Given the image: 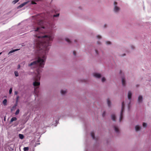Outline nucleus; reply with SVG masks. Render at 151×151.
<instances>
[{
    "label": "nucleus",
    "mask_w": 151,
    "mask_h": 151,
    "mask_svg": "<svg viewBox=\"0 0 151 151\" xmlns=\"http://www.w3.org/2000/svg\"><path fill=\"white\" fill-rule=\"evenodd\" d=\"M44 29V27H33V30L31 31L35 33V38L32 47L37 48L41 53L40 56L36 60L28 64V66L32 68H38L37 69V73L33 78L34 82L33 84L34 88V93L36 96H38L39 86L40 85V72L41 71V68L44 67L46 55L51 46L52 42L54 38V35L51 33L48 35H44L41 32L42 29Z\"/></svg>",
    "instance_id": "obj_1"
},
{
    "label": "nucleus",
    "mask_w": 151,
    "mask_h": 151,
    "mask_svg": "<svg viewBox=\"0 0 151 151\" xmlns=\"http://www.w3.org/2000/svg\"><path fill=\"white\" fill-rule=\"evenodd\" d=\"M124 109V102H123L122 103V106L121 110L120 115L119 122H121L123 118V113Z\"/></svg>",
    "instance_id": "obj_2"
},
{
    "label": "nucleus",
    "mask_w": 151,
    "mask_h": 151,
    "mask_svg": "<svg viewBox=\"0 0 151 151\" xmlns=\"http://www.w3.org/2000/svg\"><path fill=\"white\" fill-rule=\"evenodd\" d=\"M114 12L116 13L118 12L120 10V8L117 6V2L116 1H114Z\"/></svg>",
    "instance_id": "obj_3"
},
{
    "label": "nucleus",
    "mask_w": 151,
    "mask_h": 151,
    "mask_svg": "<svg viewBox=\"0 0 151 151\" xmlns=\"http://www.w3.org/2000/svg\"><path fill=\"white\" fill-rule=\"evenodd\" d=\"M132 93L130 91H129L128 93V98L129 100V102L128 104V109L129 110L130 108L129 104L130 103V101L131 99Z\"/></svg>",
    "instance_id": "obj_4"
},
{
    "label": "nucleus",
    "mask_w": 151,
    "mask_h": 151,
    "mask_svg": "<svg viewBox=\"0 0 151 151\" xmlns=\"http://www.w3.org/2000/svg\"><path fill=\"white\" fill-rule=\"evenodd\" d=\"M122 70L120 71V73L122 76V83L123 86H125L126 84V82L125 81V78L124 76H122Z\"/></svg>",
    "instance_id": "obj_5"
},
{
    "label": "nucleus",
    "mask_w": 151,
    "mask_h": 151,
    "mask_svg": "<svg viewBox=\"0 0 151 151\" xmlns=\"http://www.w3.org/2000/svg\"><path fill=\"white\" fill-rule=\"evenodd\" d=\"M143 101L142 96L141 95H139L138 98L137 102L139 104H141Z\"/></svg>",
    "instance_id": "obj_6"
},
{
    "label": "nucleus",
    "mask_w": 151,
    "mask_h": 151,
    "mask_svg": "<svg viewBox=\"0 0 151 151\" xmlns=\"http://www.w3.org/2000/svg\"><path fill=\"white\" fill-rule=\"evenodd\" d=\"M91 52L96 56L98 54V51L96 49L92 50L91 51Z\"/></svg>",
    "instance_id": "obj_7"
},
{
    "label": "nucleus",
    "mask_w": 151,
    "mask_h": 151,
    "mask_svg": "<svg viewBox=\"0 0 151 151\" xmlns=\"http://www.w3.org/2000/svg\"><path fill=\"white\" fill-rule=\"evenodd\" d=\"M113 127L115 132L117 134H119V131L118 126L116 125H114Z\"/></svg>",
    "instance_id": "obj_8"
},
{
    "label": "nucleus",
    "mask_w": 151,
    "mask_h": 151,
    "mask_svg": "<svg viewBox=\"0 0 151 151\" xmlns=\"http://www.w3.org/2000/svg\"><path fill=\"white\" fill-rule=\"evenodd\" d=\"M93 75L94 77L98 78H100L101 76V75L100 74L97 73H94Z\"/></svg>",
    "instance_id": "obj_9"
},
{
    "label": "nucleus",
    "mask_w": 151,
    "mask_h": 151,
    "mask_svg": "<svg viewBox=\"0 0 151 151\" xmlns=\"http://www.w3.org/2000/svg\"><path fill=\"white\" fill-rule=\"evenodd\" d=\"M28 3V2H25L22 4H21L20 5L18 6L17 7V9H20L22 7H23L24 6L26 5Z\"/></svg>",
    "instance_id": "obj_10"
},
{
    "label": "nucleus",
    "mask_w": 151,
    "mask_h": 151,
    "mask_svg": "<svg viewBox=\"0 0 151 151\" xmlns=\"http://www.w3.org/2000/svg\"><path fill=\"white\" fill-rule=\"evenodd\" d=\"M140 127L137 125L135 127V129L136 131L137 132L140 130Z\"/></svg>",
    "instance_id": "obj_11"
},
{
    "label": "nucleus",
    "mask_w": 151,
    "mask_h": 151,
    "mask_svg": "<svg viewBox=\"0 0 151 151\" xmlns=\"http://www.w3.org/2000/svg\"><path fill=\"white\" fill-rule=\"evenodd\" d=\"M17 120V118L16 117H13L12 118L10 121V123H11L13 122L14 121H16Z\"/></svg>",
    "instance_id": "obj_12"
},
{
    "label": "nucleus",
    "mask_w": 151,
    "mask_h": 151,
    "mask_svg": "<svg viewBox=\"0 0 151 151\" xmlns=\"http://www.w3.org/2000/svg\"><path fill=\"white\" fill-rule=\"evenodd\" d=\"M111 118L112 120L114 121H116V116L114 114H112L111 115Z\"/></svg>",
    "instance_id": "obj_13"
},
{
    "label": "nucleus",
    "mask_w": 151,
    "mask_h": 151,
    "mask_svg": "<svg viewBox=\"0 0 151 151\" xmlns=\"http://www.w3.org/2000/svg\"><path fill=\"white\" fill-rule=\"evenodd\" d=\"M67 93V91L66 90H62L61 91V93L62 95H65Z\"/></svg>",
    "instance_id": "obj_14"
},
{
    "label": "nucleus",
    "mask_w": 151,
    "mask_h": 151,
    "mask_svg": "<svg viewBox=\"0 0 151 151\" xmlns=\"http://www.w3.org/2000/svg\"><path fill=\"white\" fill-rule=\"evenodd\" d=\"M7 101L6 99H4L2 102L3 104L5 106L7 105Z\"/></svg>",
    "instance_id": "obj_15"
},
{
    "label": "nucleus",
    "mask_w": 151,
    "mask_h": 151,
    "mask_svg": "<svg viewBox=\"0 0 151 151\" xmlns=\"http://www.w3.org/2000/svg\"><path fill=\"white\" fill-rule=\"evenodd\" d=\"M19 137L21 139H23L24 138V136L23 134H19Z\"/></svg>",
    "instance_id": "obj_16"
},
{
    "label": "nucleus",
    "mask_w": 151,
    "mask_h": 151,
    "mask_svg": "<svg viewBox=\"0 0 151 151\" xmlns=\"http://www.w3.org/2000/svg\"><path fill=\"white\" fill-rule=\"evenodd\" d=\"M107 103L108 104V106L110 107L111 106V102L109 99H107Z\"/></svg>",
    "instance_id": "obj_17"
},
{
    "label": "nucleus",
    "mask_w": 151,
    "mask_h": 151,
    "mask_svg": "<svg viewBox=\"0 0 151 151\" xmlns=\"http://www.w3.org/2000/svg\"><path fill=\"white\" fill-rule=\"evenodd\" d=\"M19 50V49H15V50H11V51H10V52H9L8 54H9L10 53H12L13 52H15L16 51H18Z\"/></svg>",
    "instance_id": "obj_18"
},
{
    "label": "nucleus",
    "mask_w": 151,
    "mask_h": 151,
    "mask_svg": "<svg viewBox=\"0 0 151 151\" xmlns=\"http://www.w3.org/2000/svg\"><path fill=\"white\" fill-rule=\"evenodd\" d=\"M91 135L92 138L96 140L94 133L93 132H91Z\"/></svg>",
    "instance_id": "obj_19"
},
{
    "label": "nucleus",
    "mask_w": 151,
    "mask_h": 151,
    "mask_svg": "<svg viewBox=\"0 0 151 151\" xmlns=\"http://www.w3.org/2000/svg\"><path fill=\"white\" fill-rule=\"evenodd\" d=\"M65 41L67 42L68 43H70L71 42V41L68 38H66L65 39Z\"/></svg>",
    "instance_id": "obj_20"
},
{
    "label": "nucleus",
    "mask_w": 151,
    "mask_h": 151,
    "mask_svg": "<svg viewBox=\"0 0 151 151\" xmlns=\"http://www.w3.org/2000/svg\"><path fill=\"white\" fill-rule=\"evenodd\" d=\"M19 1V0H14L12 1V3L13 4H15L17 3Z\"/></svg>",
    "instance_id": "obj_21"
},
{
    "label": "nucleus",
    "mask_w": 151,
    "mask_h": 151,
    "mask_svg": "<svg viewBox=\"0 0 151 151\" xmlns=\"http://www.w3.org/2000/svg\"><path fill=\"white\" fill-rule=\"evenodd\" d=\"M23 149L24 151H28L29 150V147H24Z\"/></svg>",
    "instance_id": "obj_22"
},
{
    "label": "nucleus",
    "mask_w": 151,
    "mask_h": 151,
    "mask_svg": "<svg viewBox=\"0 0 151 151\" xmlns=\"http://www.w3.org/2000/svg\"><path fill=\"white\" fill-rule=\"evenodd\" d=\"M19 109H18L17 110L16 112H15V114L16 115H18L19 114Z\"/></svg>",
    "instance_id": "obj_23"
},
{
    "label": "nucleus",
    "mask_w": 151,
    "mask_h": 151,
    "mask_svg": "<svg viewBox=\"0 0 151 151\" xmlns=\"http://www.w3.org/2000/svg\"><path fill=\"white\" fill-rule=\"evenodd\" d=\"M43 21L42 20H40L39 22H38V24L41 25L42 24Z\"/></svg>",
    "instance_id": "obj_24"
},
{
    "label": "nucleus",
    "mask_w": 151,
    "mask_h": 151,
    "mask_svg": "<svg viewBox=\"0 0 151 151\" xmlns=\"http://www.w3.org/2000/svg\"><path fill=\"white\" fill-rule=\"evenodd\" d=\"M142 126L143 127H146L147 126V124L145 123H143Z\"/></svg>",
    "instance_id": "obj_25"
},
{
    "label": "nucleus",
    "mask_w": 151,
    "mask_h": 151,
    "mask_svg": "<svg viewBox=\"0 0 151 151\" xmlns=\"http://www.w3.org/2000/svg\"><path fill=\"white\" fill-rule=\"evenodd\" d=\"M19 97V96H17L16 97V103H17L18 102Z\"/></svg>",
    "instance_id": "obj_26"
},
{
    "label": "nucleus",
    "mask_w": 151,
    "mask_h": 151,
    "mask_svg": "<svg viewBox=\"0 0 151 151\" xmlns=\"http://www.w3.org/2000/svg\"><path fill=\"white\" fill-rule=\"evenodd\" d=\"M14 74L16 76H19L18 73L17 71H15Z\"/></svg>",
    "instance_id": "obj_27"
},
{
    "label": "nucleus",
    "mask_w": 151,
    "mask_h": 151,
    "mask_svg": "<svg viewBox=\"0 0 151 151\" xmlns=\"http://www.w3.org/2000/svg\"><path fill=\"white\" fill-rule=\"evenodd\" d=\"M12 88H10L9 90V94H11L12 92Z\"/></svg>",
    "instance_id": "obj_28"
},
{
    "label": "nucleus",
    "mask_w": 151,
    "mask_h": 151,
    "mask_svg": "<svg viewBox=\"0 0 151 151\" xmlns=\"http://www.w3.org/2000/svg\"><path fill=\"white\" fill-rule=\"evenodd\" d=\"M59 15V14H56L54 15H53V17H58Z\"/></svg>",
    "instance_id": "obj_29"
},
{
    "label": "nucleus",
    "mask_w": 151,
    "mask_h": 151,
    "mask_svg": "<svg viewBox=\"0 0 151 151\" xmlns=\"http://www.w3.org/2000/svg\"><path fill=\"white\" fill-rule=\"evenodd\" d=\"M106 115V112L105 111H104L102 113V116L103 117H104Z\"/></svg>",
    "instance_id": "obj_30"
},
{
    "label": "nucleus",
    "mask_w": 151,
    "mask_h": 151,
    "mask_svg": "<svg viewBox=\"0 0 151 151\" xmlns=\"http://www.w3.org/2000/svg\"><path fill=\"white\" fill-rule=\"evenodd\" d=\"M96 37L97 38H98V39H100L101 38V36L99 35H98Z\"/></svg>",
    "instance_id": "obj_31"
},
{
    "label": "nucleus",
    "mask_w": 151,
    "mask_h": 151,
    "mask_svg": "<svg viewBox=\"0 0 151 151\" xmlns=\"http://www.w3.org/2000/svg\"><path fill=\"white\" fill-rule=\"evenodd\" d=\"M101 81L102 82H104L105 81V78L104 77H103L101 79Z\"/></svg>",
    "instance_id": "obj_32"
},
{
    "label": "nucleus",
    "mask_w": 151,
    "mask_h": 151,
    "mask_svg": "<svg viewBox=\"0 0 151 151\" xmlns=\"http://www.w3.org/2000/svg\"><path fill=\"white\" fill-rule=\"evenodd\" d=\"M40 144V143H36L35 144V145L34 146V147H36L37 145H39Z\"/></svg>",
    "instance_id": "obj_33"
},
{
    "label": "nucleus",
    "mask_w": 151,
    "mask_h": 151,
    "mask_svg": "<svg viewBox=\"0 0 151 151\" xmlns=\"http://www.w3.org/2000/svg\"><path fill=\"white\" fill-rule=\"evenodd\" d=\"M106 43L107 45H110L111 44V42L109 41H107L106 42Z\"/></svg>",
    "instance_id": "obj_34"
},
{
    "label": "nucleus",
    "mask_w": 151,
    "mask_h": 151,
    "mask_svg": "<svg viewBox=\"0 0 151 151\" xmlns=\"http://www.w3.org/2000/svg\"><path fill=\"white\" fill-rule=\"evenodd\" d=\"M131 47L132 50H133L135 48L134 47L133 45H131Z\"/></svg>",
    "instance_id": "obj_35"
},
{
    "label": "nucleus",
    "mask_w": 151,
    "mask_h": 151,
    "mask_svg": "<svg viewBox=\"0 0 151 151\" xmlns=\"http://www.w3.org/2000/svg\"><path fill=\"white\" fill-rule=\"evenodd\" d=\"M73 55H74L75 56H76V52L75 51H74L73 52Z\"/></svg>",
    "instance_id": "obj_36"
},
{
    "label": "nucleus",
    "mask_w": 151,
    "mask_h": 151,
    "mask_svg": "<svg viewBox=\"0 0 151 151\" xmlns=\"http://www.w3.org/2000/svg\"><path fill=\"white\" fill-rule=\"evenodd\" d=\"M15 106H14L12 107V109H11V111H12L13 109H14L15 108Z\"/></svg>",
    "instance_id": "obj_37"
},
{
    "label": "nucleus",
    "mask_w": 151,
    "mask_h": 151,
    "mask_svg": "<svg viewBox=\"0 0 151 151\" xmlns=\"http://www.w3.org/2000/svg\"><path fill=\"white\" fill-rule=\"evenodd\" d=\"M18 93V92L17 91H15L14 92V95H17Z\"/></svg>",
    "instance_id": "obj_38"
},
{
    "label": "nucleus",
    "mask_w": 151,
    "mask_h": 151,
    "mask_svg": "<svg viewBox=\"0 0 151 151\" xmlns=\"http://www.w3.org/2000/svg\"><path fill=\"white\" fill-rule=\"evenodd\" d=\"M17 103H16V104L14 105V106H15V107H16L17 106Z\"/></svg>",
    "instance_id": "obj_39"
},
{
    "label": "nucleus",
    "mask_w": 151,
    "mask_h": 151,
    "mask_svg": "<svg viewBox=\"0 0 151 151\" xmlns=\"http://www.w3.org/2000/svg\"><path fill=\"white\" fill-rule=\"evenodd\" d=\"M2 54V52H0V55Z\"/></svg>",
    "instance_id": "obj_40"
},
{
    "label": "nucleus",
    "mask_w": 151,
    "mask_h": 151,
    "mask_svg": "<svg viewBox=\"0 0 151 151\" xmlns=\"http://www.w3.org/2000/svg\"><path fill=\"white\" fill-rule=\"evenodd\" d=\"M2 54V52H0V55Z\"/></svg>",
    "instance_id": "obj_41"
},
{
    "label": "nucleus",
    "mask_w": 151,
    "mask_h": 151,
    "mask_svg": "<svg viewBox=\"0 0 151 151\" xmlns=\"http://www.w3.org/2000/svg\"><path fill=\"white\" fill-rule=\"evenodd\" d=\"M125 55V54H124V55H123V56H124Z\"/></svg>",
    "instance_id": "obj_42"
},
{
    "label": "nucleus",
    "mask_w": 151,
    "mask_h": 151,
    "mask_svg": "<svg viewBox=\"0 0 151 151\" xmlns=\"http://www.w3.org/2000/svg\"><path fill=\"white\" fill-rule=\"evenodd\" d=\"M2 54V52H0V55Z\"/></svg>",
    "instance_id": "obj_43"
},
{
    "label": "nucleus",
    "mask_w": 151,
    "mask_h": 151,
    "mask_svg": "<svg viewBox=\"0 0 151 151\" xmlns=\"http://www.w3.org/2000/svg\"><path fill=\"white\" fill-rule=\"evenodd\" d=\"M2 54V52H0V55Z\"/></svg>",
    "instance_id": "obj_44"
},
{
    "label": "nucleus",
    "mask_w": 151,
    "mask_h": 151,
    "mask_svg": "<svg viewBox=\"0 0 151 151\" xmlns=\"http://www.w3.org/2000/svg\"><path fill=\"white\" fill-rule=\"evenodd\" d=\"M2 54V52H0V55Z\"/></svg>",
    "instance_id": "obj_45"
},
{
    "label": "nucleus",
    "mask_w": 151,
    "mask_h": 151,
    "mask_svg": "<svg viewBox=\"0 0 151 151\" xmlns=\"http://www.w3.org/2000/svg\"><path fill=\"white\" fill-rule=\"evenodd\" d=\"M97 43H98V44H99V43L98 42H97Z\"/></svg>",
    "instance_id": "obj_46"
},
{
    "label": "nucleus",
    "mask_w": 151,
    "mask_h": 151,
    "mask_svg": "<svg viewBox=\"0 0 151 151\" xmlns=\"http://www.w3.org/2000/svg\"><path fill=\"white\" fill-rule=\"evenodd\" d=\"M57 126V124H55V126Z\"/></svg>",
    "instance_id": "obj_47"
},
{
    "label": "nucleus",
    "mask_w": 151,
    "mask_h": 151,
    "mask_svg": "<svg viewBox=\"0 0 151 151\" xmlns=\"http://www.w3.org/2000/svg\"><path fill=\"white\" fill-rule=\"evenodd\" d=\"M56 123L57 124V121L56 120Z\"/></svg>",
    "instance_id": "obj_48"
},
{
    "label": "nucleus",
    "mask_w": 151,
    "mask_h": 151,
    "mask_svg": "<svg viewBox=\"0 0 151 151\" xmlns=\"http://www.w3.org/2000/svg\"><path fill=\"white\" fill-rule=\"evenodd\" d=\"M32 4H33V3ZM34 4H36V3H34Z\"/></svg>",
    "instance_id": "obj_49"
},
{
    "label": "nucleus",
    "mask_w": 151,
    "mask_h": 151,
    "mask_svg": "<svg viewBox=\"0 0 151 151\" xmlns=\"http://www.w3.org/2000/svg\"><path fill=\"white\" fill-rule=\"evenodd\" d=\"M19 67H20V65H19Z\"/></svg>",
    "instance_id": "obj_50"
}]
</instances>
